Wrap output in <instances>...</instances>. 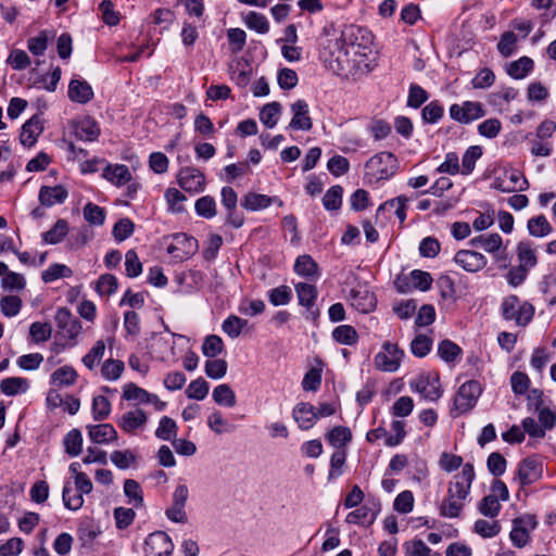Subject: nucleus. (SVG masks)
Wrapping results in <instances>:
<instances>
[{
	"mask_svg": "<svg viewBox=\"0 0 556 556\" xmlns=\"http://www.w3.org/2000/svg\"><path fill=\"white\" fill-rule=\"evenodd\" d=\"M224 351V342L220 337L210 334L204 339L202 344V353L208 357L214 358Z\"/></svg>",
	"mask_w": 556,
	"mask_h": 556,
	"instance_id": "59",
	"label": "nucleus"
},
{
	"mask_svg": "<svg viewBox=\"0 0 556 556\" xmlns=\"http://www.w3.org/2000/svg\"><path fill=\"white\" fill-rule=\"evenodd\" d=\"M336 65L331 68L338 74L349 75L369 72L375 66L374 35L365 27L348 25L337 41Z\"/></svg>",
	"mask_w": 556,
	"mask_h": 556,
	"instance_id": "1",
	"label": "nucleus"
},
{
	"mask_svg": "<svg viewBox=\"0 0 556 556\" xmlns=\"http://www.w3.org/2000/svg\"><path fill=\"white\" fill-rule=\"evenodd\" d=\"M103 177L113 185L121 187L131 180V173L124 164H109L103 170Z\"/></svg>",
	"mask_w": 556,
	"mask_h": 556,
	"instance_id": "30",
	"label": "nucleus"
},
{
	"mask_svg": "<svg viewBox=\"0 0 556 556\" xmlns=\"http://www.w3.org/2000/svg\"><path fill=\"white\" fill-rule=\"evenodd\" d=\"M208 390H210L208 382L205 379H203L202 377H200V378H197L195 380H192L189 383L188 388L186 389V395L189 399L202 401L207 396Z\"/></svg>",
	"mask_w": 556,
	"mask_h": 556,
	"instance_id": "52",
	"label": "nucleus"
},
{
	"mask_svg": "<svg viewBox=\"0 0 556 556\" xmlns=\"http://www.w3.org/2000/svg\"><path fill=\"white\" fill-rule=\"evenodd\" d=\"M247 326L248 320L242 319L236 315H230L223 321L222 329L228 337L236 339L241 334L242 330Z\"/></svg>",
	"mask_w": 556,
	"mask_h": 556,
	"instance_id": "49",
	"label": "nucleus"
},
{
	"mask_svg": "<svg viewBox=\"0 0 556 556\" xmlns=\"http://www.w3.org/2000/svg\"><path fill=\"white\" fill-rule=\"evenodd\" d=\"M349 300L352 306L361 313H369L374 311L377 305L375 294L364 287L351 289Z\"/></svg>",
	"mask_w": 556,
	"mask_h": 556,
	"instance_id": "15",
	"label": "nucleus"
},
{
	"mask_svg": "<svg viewBox=\"0 0 556 556\" xmlns=\"http://www.w3.org/2000/svg\"><path fill=\"white\" fill-rule=\"evenodd\" d=\"M404 351L399 348L396 343L384 342L374 357V365L376 369L384 372H395L402 363Z\"/></svg>",
	"mask_w": 556,
	"mask_h": 556,
	"instance_id": "6",
	"label": "nucleus"
},
{
	"mask_svg": "<svg viewBox=\"0 0 556 556\" xmlns=\"http://www.w3.org/2000/svg\"><path fill=\"white\" fill-rule=\"evenodd\" d=\"M481 393L482 388L479 381L469 380L464 382L454 396L453 407L451 408L452 417L455 418L471 410Z\"/></svg>",
	"mask_w": 556,
	"mask_h": 556,
	"instance_id": "5",
	"label": "nucleus"
},
{
	"mask_svg": "<svg viewBox=\"0 0 556 556\" xmlns=\"http://www.w3.org/2000/svg\"><path fill=\"white\" fill-rule=\"evenodd\" d=\"M73 275V270L64 265L54 263L51 264L45 271L41 274V279L46 282H52L59 278H70Z\"/></svg>",
	"mask_w": 556,
	"mask_h": 556,
	"instance_id": "50",
	"label": "nucleus"
},
{
	"mask_svg": "<svg viewBox=\"0 0 556 556\" xmlns=\"http://www.w3.org/2000/svg\"><path fill=\"white\" fill-rule=\"evenodd\" d=\"M29 389V381L23 377H9L0 382V390L7 396H15L26 393Z\"/></svg>",
	"mask_w": 556,
	"mask_h": 556,
	"instance_id": "31",
	"label": "nucleus"
},
{
	"mask_svg": "<svg viewBox=\"0 0 556 556\" xmlns=\"http://www.w3.org/2000/svg\"><path fill=\"white\" fill-rule=\"evenodd\" d=\"M147 422L148 416L140 408L126 412L117 420L118 427L126 433H135L137 430L143 429Z\"/></svg>",
	"mask_w": 556,
	"mask_h": 556,
	"instance_id": "16",
	"label": "nucleus"
},
{
	"mask_svg": "<svg viewBox=\"0 0 556 556\" xmlns=\"http://www.w3.org/2000/svg\"><path fill=\"white\" fill-rule=\"evenodd\" d=\"M533 60L529 56H521L509 64L507 74L514 79H522L533 70Z\"/></svg>",
	"mask_w": 556,
	"mask_h": 556,
	"instance_id": "40",
	"label": "nucleus"
},
{
	"mask_svg": "<svg viewBox=\"0 0 556 556\" xmlns=\"http://www.w3.org/2000/svg\"><path fill=\"white\" fill-rule=\"evenodd\" d=\"M273 204L282 206L283 202L278 197H268L266 194L249 192L244 195L241 205L249 211L266 208Z\"/></svg>",
	"mask_w": 556,
	"mask_h": 556,
	"instance_id": "23",
	"label": "nucleus"
},
{
	"mask_svg": "<svg viewBox=\"0 0 556 556\" xmlns=\"http://www.w3.org/2000/svg\"><path fill=\"white\" fill-rule=\"evenodd\" d=\"M399 168V161L391 152H379L370 157L366 164V176L370 181L386 180L392 177Z\"/></svg>",
	"mask_w": 556,
	"mask_h": 556,
	"instance_id": "4",
	"label": "nucleus"
},
{
	"mask_svg": "<svg viewBox=\"0 0 556 556\" xmlns=\"http://www.w3.org/2000/svg\"><path fill=\"white\" fill-rule=\"evenodd\" d=\"M68 98L76 103H88L93 98L92 87L84 79L74 78L68 85Z\"/></svg>",
	"mask_w": 556,
	"mask_h": 556,
	"instance_id": "25",
	"label": "nucleus"
},
{
	"mask_svg": "<svg viewBox=\"0 0 556 556\" xmlns=\"http://www.w3.org/2000/svg\"><path fill=\"white\" fill-rule=\"evenodd\" d=\"M197 250V239L185 232L175 233L173 242L167 247V252L180 261L189 258Z\"/></svg>",
	"mask_w": 556,
	"mask_h": 556,
	"instance_id": "10",
	"label": "nucleus"
},
{
	"mask_svg": "<svg viewBox=\"0 0 556 556\" xmlns=\"http://www.w3.org/2000/svg\"><path fill=\"white\" fill-rule=\"evenodd\" d=\"M83 434L78 429H72L63 438L64 452L71 456L76 457L83 451Z\"/></svg>",
	"mask_w": 556,
	"mask_h": 556,
	"instance_id": "36",
	"label": "nucleus"
},
{
	"mask_svg": "<svg viewBox=\"0 0 556 556\" xmlns=\"http://www.w3.org/2000/svg\"><path fill=\"white\" fill-rule=\"evenodd\" d=\"M77 372L72 366H62L51 375V382L58 387L72 386L77 380Z\"/></svg>",
	"mask_w": 556,
	"mask_h": 556,
	"instance_id": "42",
	"label": "nucleus"
},
{
	"mask_svg": "<svg viewBox=\"0 0 556 556\" xmlns=\"http://www.w3.org/2000/svg\"><path fill=\"white\" fill-rule=\"evenodd\" d=\"M502 530V526L495 518L492 520L478 519L473 523V532L483 539L496 536Z\"/></svg>",
	"mask_w": 556,
	"mask_h": 556,
	"instance_id": "38",
	"label": "nucleus"
},
{
	"mask_svg": "<svg viewBox=\"0 0 556 556\" xmlns=\"http://www.w3.org/2000/svg\"><path fill=\"white\" fill-rule=\"evenodd\" d=\"M75 136L83 141H96L100 136V128L94 119L85 117L76 123Z\"/></svg>",
	"mask_w": 556,
	"mask_h": 556,
	"instance_id": "29",
	"label": "nucleus"
},
{
	"mask_svg": "<svg viewBox=\"0 0 556 556\" xmlns=\"http://www.w3.org/2000/svg\"><path fill=\"white\" fill-rule=\"evenodd\" d=\"M406 203L407 198L404 195H400L397 198L391 199L389 201H386L383 204H381L378 207L377 213L381 211H393L395 216L399 218L401 223H404L406 219Z\"/></svg>",
	"mask_w": 556,
	"mask_h": 556,
	"instance_id": "46",
	"label": "nucleus"
},
{
	"mask_svg": "<svg viewBox=\"0 0 556 556\" xmlns=\"http://www.w3.org/2000/svg\"><path fill=\"white\" fill-rule=\"evenodd\" d=\"M476 472L471 463H466L459 473L450 481L446 496L439 506L440 515L444 518H458L470 495L471 484Z\"/></svg>",
	"mask_w": 556,
	"mask_h": 556,
	"instance_id": "2",
	"label": "nucleus"
},
{
	"mask_svg": "<svg viewBox=\"0 0 556 556\" xmlns=\"http://www.w3.org/2000/svg\"><path fill=\"white\" fill-rule=\"evenodd\" d=\"M293 270L296 275L312 282L317 281L320 277L318 264L308 254H303L296 257Z\"/></svg>",
	"mask_w": 556,
	"mask_h": 556,
	"instance_id": "19",
	"label": "nucleus"
},
{
	"mask_svg": "<svg viewBox=\"0 0 556 556\" xmlns=\"http://www.w3.org/2000/svg\"><path fill=\"white\" fill-rule=\"evenodd\" d=\"M352 431L344 426L333 427L326 434V440L336 450H345L344 447L352 441Z\"/></svg>",
	"mask_w": 556,
	"mask_h": 556,
	"instance_id": "32",
	"label": "nucleus"
},
{
	"mask_svg": "<svg viewBox=\"0 0 556 556\" xmlns=\"http://www.w3.org/2000/svg\"><path fill=\"white\" fill-rule=\"evenodd\" d=\"M88 435L96 444H109L117 439L115 428L110 424L88 426Z\"/></svg>",
	"mask_w": 556,
	"mask_h": 556,
	"instance_id": "26",
	"label": "nucleus"
},
{
	"mask_svg": "<svg viewBox=\"0 0 556 556\" xmlns=\"http://www.w3.org/2000/svg\"><path fill=\"white\" fill-rule=\"evenodd\" d=\"M177 182L181 189L189 193H200L205 188V176L200 169L187 166L178 172Z\"/></svg>",
	"mask_w": 556,
	"mask_h": 556,
	"instance_id": "9",
	"label": "nucleus"
},
{
	"mask_svg": "<svg viewBox=\"0 0 556 556\" xmlns=\"http://www.w3.org/2000/svg\"><path fill=\"white\" fill-rule=\"evenodd\" d=\"M245 25L248 28L255 30L258 34H267L269 31V23L265 15L258 12H250L245 16Z\"/></svg>",
	"mask_w": 556,
	"mask_h": 556,
	"instance_id": "58",
	"label": "nucleus"
},
{
	"mask_svg": "<svg viewBox=\"0 0 556 556\" xmlns=\"http://www.w3.org/2000/svg\"><path fill=\"white\" fill-rule=\"evenodd\" d=\"M230 79L240 88L249 85L252 77V66L244 60L239 59L232 62L228 68Z\"/></svg>",
	"mask_w": 556,
	"mask_h": 556,
	"instance_id": "24",
	"label": "nucleus"
},
{
	"mask_svg": "<svg viewBox=\"0 0 556 556\" xmlns=\"http://www.w3.org/2000/svg\"><path fill=\"white\" fill-rule=\"evenodd\" d=\"M177 431L178 426L176 421L170 417L163 416L155 430V437L164 441H173L177 437Z\"/></svg>",
	"mask_w": 556,
	"mask_h": 556,
	"instance_id": "43",
	"label": "nucleus"
},
{
	"mask_svg": "<svg viewBox=\"0 0 556 556\" xmlns=\"http://www.w3.org/2000/svg\"><path fill=\"white\" fill-rule=\"evenodd\" d=\"M173 549L172 539L163 531L153 532L146 540V552L151 556H169Z\"/></svg>",
	"mask_w": 556,
	"mask_h": 556,
	"instance_id": "13",
	"label": "nucleus"
},
{
	"mask_svg": "<svg viewBox=\"0 0 556 556\" xmlns=\"http://www.w3.org/2000/svg\"><path fill=\"white\" fill-rule=\"evenodd\" d=\"M85 219L94 226L103 225L105 220V211L94 203H87L83 210Z\"/></svg>",
	"mask_w": 556,
	"mask_h": 556,
	"instance_id": "61",
	"label": "nucleus"
},
{
	"mask_svg": "<svg viewBox=\"0 0 556 556\" xmlns=\"http://www.w3.org/2000/svg\"><path fill=\"white\" fill-rule=\"evenodd\" d=\"M292 417L301 430L313 428L317 421L315 406L307 402L298 403L292 410Z\"/></svg>",
	"mask_w": 556,
	"mask_h": 556,
	"instance_id": "20",
	"label": "nucleus"
},
{
	"mask_svg": "<svg viewBox=\"0 0 556 556\" xmlns=\"http://www.w3.org/2000/svg\"><path fill=\"white\" fill-rule=\"evenodd\" d=\"M502 505L497 498L493 495H485L478 503V511L486 518L494 519L498 516Z\"/></svg>",
	"mask_w": 556,
	"mask_h": 556,
	"instance_id": "47",
	"label": "nucleus"
},
{
	"mask_svg": "<svg viewBox=\"0 0 556 556\" xmlns=\"http://www.w3.org/2000/svg\"><path fill=\"white\" fill-rule=\"evenodd\" d=\"M503 240L498 233L480 235L472 238L469 244L475 248H481L488 253H495L502 247Z\"/></svg>",
	"mask_w": 556,
	"mask_h": 556,
	"instance_id": "33",
	"label": "nucleus"
},
{
	"mask_svg": "<svg viewBox=\"0 0 556 556\" xmlns=\"http://www.w3.org/2000/svg\"><path fill=\"white\" fill-rule=\"evenodd\" d=\"M281 105L279 102L265 104L260 112L261 122L268 128H274L279 119Z\"/></svg>",
	"mask_w": 556,
	"mask_h": 556,
	"instance_id": "44",
	"label": "nucleus"
},
{
	"mask_svg": "<svg viewBox=\"0 0 556 556\" xmlns=\"http://www.w3.org/2000/svg\"><path fill=\"white\" fill-rule=\"evenodd\" d=\"M125 495L129 498V503L135 507H140L143 504L142 490L140 484L132 479H127L124 482Z\"/></svg>",
	"mask_w": 556,
	"mask_h": 556,
	"instance_id": "63",
	"label": "nucleus"
},
{
	"mask_svg": "<svg viewBox=\"0 0 556 556\" xmlns=\"http://www.w3.org/2000/svg\"><path fill=\"white\" fill-rule=\"evenodd\" d=\"M84 494L77 492L71 482H66L63 488L62 498L64 506L70 510H78L84 505Z\"/></svg>",
	"mask_w": 556,
	"mask_h": 556,
	"instance_id": "41",
	"label": "nucleus"
},
{
	"mask_svg": "<svg viewBox=\"0 0 556 556\" xmlns=\"http://www.w3.org/2000/svg\"><path fill=\"white\" fill-rule=\"evenodd\" d=\"M43 131V124L38 115H34L22 127L20 141L24 147H33L40 134Z\"/></svg>",
	"mask_w": 556,
	"mask_h": 556,
	"instance_id": "21",
	"label": "nucleus"
},
{
	"mask_svg": "<svg viewBox=\"0 0 556 556\" xmlns=\"http://www.w3.org/2000/svg\"><path fill=\"white\" fill-rule=\"evenodd\" d=\"M68 197L67 190L61 186L56 185L53 187L42 186L39 190V202L41 205L51 207L54 204H62Z\"/></svg>",
	"mask_w": 556,
	"mask_h": 556,
	"instance_id": "22",
	"label": "nucleus"
},
{
	"mask_svg": "<svg viewBox=\"0 0 556 556\" xmlns=\"http://www.w3.org/2000/svg\"><path fill=\"white\" fill-rule=\"evenodd\" d=\"M111 413V403L108 397L97 395L92 400V417L94 420L102 421L109 417Z\"/></svg>",
	"mask_w": 556,
	"mask_h": 556,
	"instance_id": "62",
	"label": "nucleus"
},
{
	"mask_svg": "<svg viewBox=\"0 0 556 556\" xmlns=\"http://www.w3.org/2000/svg\"><path fill=\"white\" fill-rule=\"evenodd\" d=\"M379 510V505H374V507L363 505L362 507L349 513L345 521L348 523L370 526L374 523Z\"/></svg>",
	"mask_w": 556,
	"mask_h": 556,
	"instance_id": "27",
	"label": "nucleus"
},
{
	"mask_svg": "<svg viewBox=\"0 0 556 556\" xmlns=\"http://www.w3.org/2000/svg\"><path fill=\"white\" fill-rule=\"evenodd\" d=\"M54 320L63 336L70 340H76L83 332L81 323L66 307L56 311Z\"/></svg>",
	"mask_w": 556,
	"mask_h": 556,
	"instance_id": "11",
	"label": "nucleus"
},
{
	"mask_svg": "<svg viewBox=\"0 0 556 556\" xmlns=\"http://www.w3.org/2000/svg\"><path fill=\"white\" fill-rule=\"evenodd\" d=\"M118 287L117 278L112 274H103L99 277L96 290L100 295H112Z\"/></svg>",
	"mask_w": 556,
	"mask_h": 556,
	"instance_id": "64",
	"label": "nucleus"
},
{
	"mask_svg": "<svg viewBox=\"0 0 556 556\" xmlns=\"http://www.w3.org/2000/svg\"><path fill=\"white\" fill-rule=\"evenodd\" d=\"M519 265L532 269L538 264L536 248L531 241H520L516 248Z\"/></svg>",
	"mask_w": 556,
	"mask_h": 556,
	"instance_id": "28",
	"label": "nucleus"
},
{
	"mask_svg": "<svg viewBox=\"0 0 556 556\" xmlns=\"http://www.w3.org/2000/svg\"><path fill=\"white\" fill-rule=\"evenodd\" d=\"M267 296L274 306L287 305L292 299V290L286 285L279 286L270 289Z\"/></svg>",
	"mask_w": 556,
	"mask_h": 556,
	"instance_id": "57",
	"label": "nucleus"
},
{
	"mask_svg": "<svg viewBox=\"0 0 556 556\" xmlns=\"http://www.w3.org/2000/svg\"><path fill=\"white\" fill-rule=\"evenodd\" d=\"M294 290L299 300V304L306 308V319L316 320L319 316L318 308H315L318 291L313 283L298 282Z\"/></svg>",
	"mask_w": 556,
	"mask_h": 556,
	"instance_id": "8",
	"label": "nucleus"
},
{
	"mask_svg": "<svg viewBox=\"0 0 556 556\" xmlns=\"http://www.w3.org/2000/svg\"><path fill=\"white\" fill-rule=\"evenodd\" d=\"M443 105L438 100L431 101L421 111V118L427 124L438 123L443 117Z\"/></svg>",
	"mask_w": 556,
	"mask_h": 556,
	"instance_id": "56",
	"label": "nucleus"
},
{
	"mask_svg": "<svg viewBox=\"0 0 556 556\" xmlns=\"http://www.w3.org/2000/svg\"><path fill=\"white\" fill-rule=\"evenodd\" d=\"M331 337L337 343L349 346L356 345L359 338L356 329L351 325L336 327L331 332Z\"/></svg>",
	"mask_w": 556,
	"mask_h": 556,
	"instance_id": "34",
	"label": "nucleus"
},
{
	"mask_svg": "<svg viewBox=\"0 0 556 556\" xmlns=\"http://www.w3.org/2000/svg\"><path fill=\"white\" fill-rule=\"evenodd\" d=\"M482 155V149L479 146H471L469 147L462 160V174L463 175H469L476 165L477 160H479Z\"/></svg>",
	"mask_w": 556,
	"mask_h": 556,
	"instance_id": "55",
	"label": "nucleus"
},
{
	"mask_svg": "<svg viewBox=\"0 0 556 556\" xmlns=\"http://www.w3.org/2000/svg\"><path fill=\"white\" fill-rule=\"evenodd\" d=\"M68 232V223L65 219H58L54 226L42 233V240L48 244L60 243Z\"/></svg>",
	"mask_w": 556,
	"mask_h": 556,
	"instance_id": "45",
	"label": "nucleus"
},
{
	"mask_svg": "<svg viewBox=\"0 0 556 556\" xmlns=\"http://www.w3.org/2000/svg\"><path fill=\"white\" fill-rule=\"evenodd\" d=\"M152 393L138 387L134 382H128L123 387V399L134 401L137 404H148Z\"/></svg>",
	"mask_w": 556,
	"mask_h": 556,
	"instance_id": "39",
	"label": "nucleus"
},
{
	"mask_svg": "<svg viewBox=\"0 0 556 556\" xmlns=\"http://www.w3.org/2000/svg\"><path fill=\"white\" fill-rule=\"evenodd\" d=\"M485 112L480 102L465 101L463 104H452L450 108V116L454 121L468 124L475 119L484 116Z\"/></svg>",
	"mask_w": 556,
	"mask_h": 556,
	"instance_id": "12",
	"label": "nucleus"
},
{
	"mask_svg": "<svg viewBox=\"0 0 556 556\" xmlns=\"http://www.w3.org/2000/svg\"><path fill=\"white\" fill-rule=\"evenodd\" d=\"M104 352V341L98 340L90 351L83 357L81 362L89 370H93L103 358Z\"/></svg>",
	"mask_w": 556,
	"mask_h": 556,
	"instance_id": "48",
	"label": "nucleus"
},
{
	"mask_svg": "<svg viewBox=\"0 0 556 556\" xmlns=\"http://www.w3.org/2000/svg\"><path fill=\"white\" fill-rule=\"evenodd\" d=\"M167 208L172 213H181L185 211L182 203L187 200L186 195L176 188H168L164 194Z\"/></svg>",
	"mask_w": 556,
	"mask_h": 556,
	"instance_id": "51",
	"label": "nucleus"
},
{
	"mask_svg": "<svg viewBox=\"0 0 556 556\" xmlns=\"http://www.w3.org/2000/svg\"><path fill=\"white\" fill-rule=\"evenodd\" d=\"M125 369V365L119 359L109 358L101 367V375L104 379L110 381L117 380Z\"/></svg>",
	"mask_w": 556,
	"mask_h": 556,
	"instance_id": "54",
	"label": "nucleus"
},
{
	"mask_svg": "<svg viewBox=\"0 0 556 556\" xmlns=\"http://www.w3.org/2000/svg\"><path fill=\"white\" fill-rule=\"evenodd\" d=\"M527 229L530 236L544 238L552 233L553 227L544 215L531 217L527 223Z\"/></svg>",
	"mask_w": 556,
	"mask_h": 556,
	"instance_id": "35",
	"label": "nucleus"
},
{
	"mask_svg": "<svg viewBox=\"0 0 556 556\" xmlns=\"http://www.w3.org/2000/svg\"><path fill=\"white\" fill-rule=\"evenodd\" d=\"M501 313L505 320L514 321L516 326L525 327L534 316V306L511 294L503 299Z\"/></svg>",
	"mask_w": 556,
	"mask_h": 556,
	"instance_id": "3",
	"label": "nucleus"
},
{
	"mask_svg": "<svg viewBox=\"0 0 556 556\" xmlns=\"http://www.w3.org/2000/svg\"><path fill=\"white\" fill-rule=\"evenodd\" d=\"M194 210L199 216L207 219L213 218L217 213L216 202L214 198L211 195H204L199 198L195 201Z\"/></svg>",
	"mask_w": 556,
	"mask_h": 556,
	"instance_id": "53",
	"label": "nucleus"
},
{
	"mask_svg": "<svg viewBox=\"0 0 556 556\" xmlns=\"http://www.w3.org/2000/svg\"><path fill=\"white\" fill-rule=\"evenodd\" d=\"M343 188L339 185L331 187L323 198V204L328 211H336L342 204Z\"/></svg>",
	"mask_w": 556,
	"mask_h": 556,
	"instance_id": "60",
	"label": "nucleus"
},
{
	"mask_svg": "<svg viewBox=\"0 0 556 556\" xmlns=\"http://www.w3.org/2000/svg\"><path fill=\"white\" fill-rule=\"evenodd\" d=\"M293 117L289 124L295 130H309L313 127L312 118L308 114V104L305 100H298L291 105Z\"/></svg>",
	"mask_w": 556,
	"mask_h": 556,
	"instance_id": "18",
	"label": "nucleus"
},
{
	"mask_svg": "<svg viewBox=\"0 0 556 556\" xmlns=\"http://www.w3.org/2000/svg\"><path fill=\"white\" fill-rule=\"evenodd\" d=\"M542 464L534 458H526L518 466V479L522 486L536 482L542 476Z\"/></svg>",
	"mask_w": 556,
	"mask_h": 556,
	"instance_id": "17",
	"label": "nucleus"
},
{
	"mask_svg": "<svg viewBox=\"0 0 556 556\" xmlns=\"http://www.w3.org/2000/svg\"><path fill=\"white\" fill-rule=\"evenodd\" d=\"M454 262L468 273H477L488 264L483 254L471 250H459L454 255Z\"/></svg>",
	"mask_w": 556,
	"mask_h": 556,
	"instance_id": "14",
	"label": "nucleus"
},
{
	"mask_svg": "<svg viewBox=\"0 0 556 556\" xmlns=\"http://www.w3.org/2000/svg\"><path fill=\"white\" fill-rule=\"evenodd\" d=\"M409 386L414 392L419 393L427 401L437 402L442 396L438 375H420L410 381Z\"/></svg>",
	"mask_w": 556,
	"mask_h": 556,
	"instance_id": "7",
	"label": "nucleus"
},
{
	"mask_svg": "<svg viewBox=\"0 0 556 556\" xmlns=\"http://www.w3.org/2000/svg\"><path fill=\"white\" fill-rule=\"evenodd\" d=\"M212 397L217 405L225 407H233L237 403V397L233 390L229 384L223 383L214 388Z\"/></svg>",
	"mask_w": 556,
	"mask_h": 556,
	"instance_id": "37",
	"label": "nucleus"
}]
</instances>
